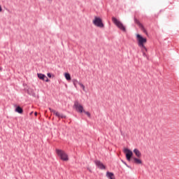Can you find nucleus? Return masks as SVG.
<instances>
[{"instance_id":"nucleus-1","label":"nucleus","mask_w":179,"mask_h":179,"mask_svg":"<svg viewBox=\"0 0 179 179\" xmlns=\"http://www.w3.org/2000/svg\"><path fill=\"white\" fill-rule=\"evenodd\" d=\"M136 38H137L138 47H140V48H143L144 50H146V47L145 46V44H146L148 41L146 38H143L140 34H137Z\"/></svg>"},{"instance_id":"nucleus-2","label":"nucleus","mask_w":179,"mask_h":179,"mask_svg":"<svg viewBox=\"0 0 179 179\" xmlns=\"http://www.w3.org/2000/svg\"><path fill=\"white\" fill-rule=\"evenodd\" d=\"M112 22L118 29H120V30H122V31H127V29L125 28V26H124V24H122V22L118 20L115 17H112Z\"/></svg>"},{"instance_id":"nucleus-3","label":"nucleus","mask_w":179,"mask_h":179,"mask_svg":"<svg viewBox=\"0 0 179 179\" xmlns=\"http://www.w3.org/2000/svg\"><path fill=\"white\" fill-rule=\"evenodd\" d=\"M92 23L96 27L103 29L104 27V24L103 23V20L99 17H94V19L92 21Z\"/></svg>"},{"instance_id":"nucleus-4","label":"nucleus","mask_w":179,"mask_h":179,"mask_svg":"<svg viewBox=\"0 0 179 179\" xmlns=\"http://www.w3.org/2000/svg\"><path fill=\"white\" fill-rule=\"evenodd\" d=\"M56 153L57 154L59 157H60V159L64 162H67V160H69L68 155H66L64 150L56 149Z\"/></svg>"},{"instance_id":"nucleus-5","label":"nucleus","mask_w":179,"mask_h":179,"mask_svg":"<svg viewBox=\"0 0 179 179\" xmlns=\"http://www.w3.org/2000/svg\"><path fill=\"white\" fill-rule=\"evenodd\" d=\"M123 152L126 155L127 160L128 162H131V157H132V156L134 155V153L132 152V151H131V150H129L128 148H124Z\"/></svg>"},{"instance_id":"nucleus-6","label":"nucleus","mask_w":179,"mask_h":179,"mask_svg":"<svg viewBox=\"0 0 179 179\" xmlns=\"http://www.w3.org/2000/svg\"><path fill=\"white\" fill-rule=\"evenodd\" d=\"M74 107L76 110V111H78V113H84L85 110H83V106L82 105L80 104L79 102L76 101L74 103Z\"/></svg>"},{"instance_id":"nucleus-7","label":"nucleus","mask_w":179,"mask_h":179,"mask_svg":"<svg viewBox=\"0 0 179 179\" xmlns=\"http://www.w3.org/2000/svg\"><path fill=\"white\" fill-rule=\"evenodd\" d=\"M94 164L96 166H98V169H100L101 170H106V166L101 163L99 160H95Z\"/></svg>"},{"instance_id":"nucleus-8","label":"nucleus","mask_w":179,"mask_h":179,"mask_svg":"<svg viewBox=\"0 0 179 179\" xmlns=\"http://www.w3.org/2000/svg\"><path fill=\"white\" fill-rule=\"evenodd\" d=\"M134 22L136 24H138V26L140 27V29H141V30H143V31H146V29H145V27H143V24H142V23H141V22H139V20L136 18H134Z\"/></svg>"},{"instance_id":"nucleus-9","label":"nucleus","mask_w":179,"mask_h":179,"mask_svg":"<svg viewBox=\"0 0 179 179\" xmlns=\"http://www.w3.org/2000/svg\"><path fill=\"white\" fill-rule=\"evenodd\" d=\"M106 177L109 179H115V177L114 176V173L112 172H106Z\"/></svg>"},{"instance_id":"nucleus-10","label":"nucleus","mask_w":179,"mask_h":179,"mask_svg":"<svg viewBox=\"0 0 179 179\" xmlns=\"http://www.w3.org/2000/svg\"><path fill=\"white\" fill-rule=\"evenodd\" d=\"M134 153L136 155L137 157H141L142 156V153H141V151H139V150L136 148L134 150Z\"/></svg>"},{"instance_id":"nucleus-11","label":"nucleus","mask_w":179,"mask_h":179,"mask_svg":"<svg viewBox=\"0 0 179 179\" xmlns=\"http://www.w3.org/2000/svg\"><path fill=\"white\" fill-rule=\"evenodd\" d=\"M38 78L41 79V80H44L45 78H47V76L43 73H38Z\"/></svg>"},{"instance_id":"nucleus-12","label":"nucleus","mask_w":179,"mask_h":179,"mask_svg":"<svg viewBox=\"0 0 179 179\" xmlns=\"http://www.w3.org/2000/svg\"><path fill=\"white\" fill-rule=\"evenodd\" d=\"M15 111L18 113L19 114H22L23 113V109L20 106H17L15 108Z\"/></svg>"},{"instance_id":"nucleus-13","label":"nucleus","mask_w":179,"mask_h":179,"mask_svg":"<svg viewBox=\"0 0 179 179\" xmlns=\"http://www.w3.org/2000/svg\"><path fill=\"white\" fill-rule=\"evenodd\" d=\"M134 162L135 164H142V160L138 159V158H134Z\"/></svg>"},{"instance_id":"nucleus-14","label":"nucleus","mask_w":179,"mask_h":179,"mask_svg":"<svg viewBox=\"0 0 179 179\" xmlns=\"http://www.w3.org/2000/svg\"><path fill=\"white\" fill-rule=\"evenodd\" d=\"M148 52V48H145V50L143 48H141V52H143V57H148L146 52Z\"/></svg>"},{"instance_id":"nucleus-15","label":"nucleus","mask_w":179,"mask_h":179,"mask_svg":"<svg viewBox=\"0 0 179 179\" xmlns=\"http://www.w3.org/2000/svg\"><path fill=\"white\" fill-rule=\"evenodd\" d=\"M73 83L75 87H78V85H79V81H78V80H76V79H73Z\"/></svg>"},{"instance_id":"nucleus-16","label":"nucleus","mask_w":179,"mask_h":179,"mask_svg":"<svg viewBox=\"0 0 179 179\" xmlns=\"http://www.w3.org/2000/svg\"><path fill=\"white\" fill-rule=\"evenodd\" d=\"M64 76L66 80H71V74H69V73H66Z\"/></svg>"},{"instance_id":"nucleus-17","label":"nucleus","mask_w":179,"mask_h":179,"mask_svg":"<svg viewBox=\"0 0 179 179\" xmlns=\"http://www.w3.org/2000/svg\"><path fill=\"white\" fill-rule=\"evenodd\" d=\"M79 86L83 89V92H86V88L82 83H78Z\"/></svg>"},{"instance_id":"nucleus-18","label":"nucleus","mask_w":179,"mask_h":179,"mask_svg":"<svg viewBox=\"0 0 179 179\" xmlns=\"http://www.w3.org/2000/svg\"><path fill=\"white\" fill-rule=\"evenodd\" d=\"M84 113H85V114H86V115H87V117H89L90 118V117H91L90 113L86 112L85 110H84Z\"/></svg>"},{"instance_id":"nucleus-19","label":"nucleus","mask_w":179,"mask_h":179,"mask_svg":"<svg viewBox=\"0 0 179 179\" xmlns=\"http://www.w3.org/2000/svg\"><path fill=\"white\" fill-rule=\"evenodd\" d=\"M49 110H50V113H53V114H55V113L57 111L51 108H49Z\"/></svg>"},{"instance_id":"nucleus-20","label":"nucleus","mask_w":179,"mask_h":179,"mask_svg":"<svg viewBox=\"0 0 179 179\" xmlns=\"http://www.w3.org/2000/svg\"><path fill=\"white\" fill-rule=\"evenodd\" d=\"M54 115H56V117H58L59 118L60 114H59L58 112L56 111V112L54 113Z\"/></svg>"},{"instance_id":"nucleus-21","label":"nucleus","mask_w":179,"mask_h":179,"mask_svg":"<svg viewBox=\"0 0 179 179\" xmlns=\"http://www.w3.org/2000/svg\"><path fill=\"white\" fill-rule=\"evenodd\" d=\"M59 118H66V116H65V115L60 114Z\"/></svg>"},{"instance_id":"nucleus-22","label":"nucleus","mask_w":179,"mask_h":179,"mask_svg":"<svg viewBox=\"0 0 179 179\" xmlns=\"http://www.w3.org/2000/svg\"><path fill=\"white\" fill-rule=\"evenodd\" d=\"M43 80H45V82H50V80L47 77L45 78V79Z\"/></svg>"},{"instance_id":"nucleus-23","label":"nucleus","mask_w":179,"mask_h":179,"mask_svg":"<svg viewBox=\"0 0 179 179\" xmlns=\"http://www.w3.org/2000/svg\"><path fill=\"white\" fill-rule=\"evenodd\" d=\"M48 78H51V74L50 73H48Z\"/></svg>"},{"instance_id":"nucleus-24","label":"nucleus","mask_w":179,"mask_h":179,"mask_svg":"<svg viewBox=\"0 0 179 179\" xmlns=\"http://www.w3.org/2000/svg\"><path fill=\"white\" fill-rule=\"evenodd\" d=\"M0 12H2V7L0 6Z\"/></svg>"},{"instance_id":"nucleus-25","label":"nucleus","mask_w":179,"mask_h":179,"mask_svg":"<svg viewBox=\"0 0 179 179\" xmlns=\"http://www.w3.org/2000/svg\"><path fill=\"white\" fill-rule=\"evenodd\" d=\"M34 115L37 116V112L34 113Z\"/></svg>"},{"instance_id":"nucleus-26","label":"nucleus","mask_w":179,"mask_h":179,"mask_svg":"<svg viewBox=\"0 0 179 179\" xmlns=\"http://www.w3.org/2000/svg\"><path fill=\"white\" fill-rule=\"evenodd\" d=\"M48 1H50V2L52 1V0H48Z\"/></svg>"}]
</instances>
